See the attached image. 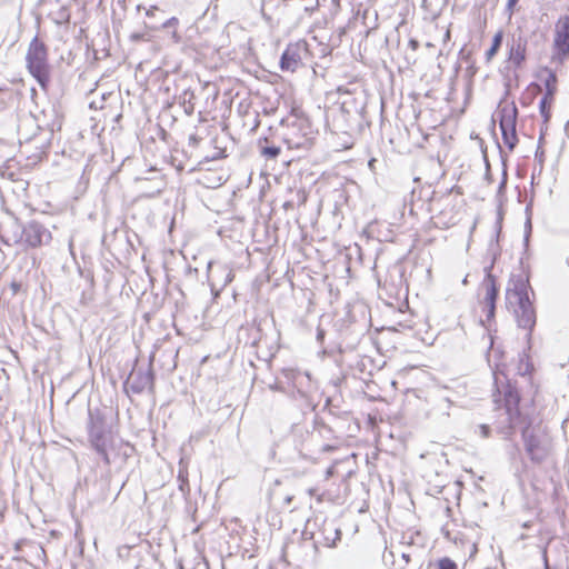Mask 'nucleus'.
Wrapping results in <instances>:
<instances>
[{
	"instance_id": "1",
	"label": "nucleus",
	"mask_w": 569,
	"mask_h": 569,
	"mask_svg": "<svg viewBox=\"0 0 569 569\" xmlns=\"http://www.w3.org/2000/svg\"><path fill=\"white\" fill-rule=\"evenodd\" d=\"M87 431L91 448L108 466L118 458L126 460L133 450L128 442L116 437L104 415L99 409L88 410Z\"/></svg>"
},
{
	"instance_id": "2",
	"label": "nucleus",
	"mask_w": 569,
	"mask_h": 569,
	"mask_svg": "<svg viewBox=\"0 0 569 569\" xmlns=\"http://www.w3.org/2000/svg\"><path fill=\"white\" fill-rule=\"evenodd\" d=\"M529 278L522 274H512L506 288V308L516 318L518 327L529 331L536 325V311L529 298Z\"/></svg>"
},
{
	"instance_id": "3",
	"label": "nucleus",
	"mask_w": 569,
	"mask_h": 569,
	"mask_svg": "<svg viewBox=\"0 0 569 569\" xmlns=\"http://www.w3.org/2000/svg\"><path fill=\"white\" fill-rule=\"evenodd\" d=\"M525 448L535 463L545 462L552 451V440L547 428L541 423H529L522 429Z\"/></svg>"
},
{
	"instance_id": "4",
	"label": "nucleus",
	"mask_w": 569,
	"mask_h": 569,
	"mask_svg": "<svg viewBox=\"0 0 569 569\" xmlns=\"http://www.w3.org/2000/svg\"><path fill=\"white\" fill-rule=\"evenodd\" d=\"M26 62L30 74L37 80L42 89H47L50 82L48 49L38 37H34L29 44Z\"/></svg>"
},
{
	"instance_id": "5",
	"label": "nucleus",
	"mask_w": 569,
	"mask_h": 569,
	"mask_svg": "<svg viewBox=\"0 0 569 569\" xmlns=\"http://www.w3.org/2000/svg\"><path fill=\"white\" fill-rule=\"evenodd\" d=\"M503 399V407H498L499 421L497 429L500 433L508 436L521 422V417L518 411L520 396L518 390L509 382L503 386L502 391H499Z\"/></svg>"
},
{
	"instance_id": "6",
	"label": "nucleus",
	"mask_w": 569,
	"mask_h": 569,
	"mask_svg": "<svg viewBox=\"0 0 569 569\" xmlns=\"http://www.w3.org/2000/svg\"><path fill=\"white\" fill-rule=\"evenodd\" d=\"M315 140V131L310 121L305 117H296L288 122L283 132V141L289 149L307 150Z\"/></svg>"
},
{
	"instance_id": "7",
	"label": "nucleus",
	"mask_w": 569,
	"mask_h": 569,
	"mask_svg": "<svg viewBox=\"0 0 569 569\" xmlns=\"http://www.w3.org/2000/svg\"><path fill=\"white\" fill-rule=\"evenodd\" d=\"M51 240V231L39 221L31 220L22 227L20 236L13 241L26 248H39L49 244Z\"/></svg>"
},
{
	"instance_id": "8",
	"label": "nucleus",
	"mask_w": 569,
	"mask_h": 569,
	"mask_svg": "<svg viewBox=\"0 0 569 569\" xmlns=\"http://www.w3.org/2000/svg\"><path fill=\"white\" fill-rule=\"evenodd\" d=\"M282 375L291 386L290 397L295 400H307L315 389L310 375L292 368H284Z\"/></svg>"
},
{
	"instance_id": "9",
	"label": "nucleus",
	"mask_w": 569,
	"mask_h": 569,
	"mask_svg": "<svg viewBox=\"0 0 569 569\" xmlns=\"http://www.w3.org/2000/svg\"><path fill=\"white\" fill-rule=\"evenodd\" d=\"M517 116L518 110L515 104L505 106L499 111V127L501 130L502 140L510 151H512L518 143L516 130Z\"/></svg>"
},
{
	"instance_id": "10",
	"label": "nucleus",
	"mask_w": 569,
	"mask_h": 569,
	"mask_svg": "<svg viewBox=\"0 0 569 569\" xmlns=\"http://www.w3.org/2000/svg\"><path fill=\"white\" fill-rule=\"evenodd\" d=\"M366 102L362 97H356L347 93L340 102V111L349 128L360 126L365 118Z\"/></svg>"
},
{
	"instance_id": "11",
	"label": "nucleus",
	"mask_w": 569,
	"mask_h": 569,
	"mask_svg": "<svg viewBox=\"0 0 569 569\" xmlns=\"http://www.w3.org/2000/svg\"><path fill=\"white\" fill-rule=\"evenodd\" d=\"M342 327L350 329L352 326L365 330L370 322V310L362 301H355L348 303L345 308V316L340 319Z\"/></svg>"
},
{
	"instance_id": "12",
	"label": "nucleus",
	"mask_w": 569,
	"mask_h": 569,
	"mask_svg": "<svg viewBox=\"0 0 569 569\" xmlns=\"http://www.w3.org/2000/svg\"><path fill=\"white\" fill-rule=\"evenodd\" d=\"M552 59L559 62L569 56V16H560L555 24Z\"/></svg>"
},
{
	"instance_id": "13",
	"label": "nucleus",
	"mask_w": 569,
	"mask_h": 569,
	"mask_svg": "<svg viewBox=\"0 0 569 569\" xmlns=\"http://www.w3.org/2000/svg\"><path fill=\"white\" fill-rule=\"evenodd\" d=\"M153 371L151 368V361L149 362L147 368L142 367H136L132 369L131 373L129 375L126 386L130 388V390L133 393H141L144 390L153 389Z\"/></svg>"
},
{
	"instance_id": "14",
	"label": "nucleus",
	"mask_w": 569,
	"mask_h": 569,
	"mask_svg": "<svg viewBox=\"0 0 569 569\" xmlns=\"http://www.w3.org/2000/svg\"><path fill=\"white\" fill-rule=\"evenodd\" d=\"M507 47L508 61L515 69L521 68L527 58V39L521 36L512 38L511 41L507 42Z\"/></svg>"
},
{
	"instance_id": "15",
	"label": "nucleus",
	"mask_w": 569,
	"mask_h": 569,
	"mask_svg": "<svg viewBox=\"0 0 569 569\" xmlns=\"http://www.w3.org/2000/svg\"><path fill=\"white\" fill-rule=\"evenodd\" d=\"M482 286L486 289L483 303L487 308V318L491 319L495 316L496 301L498 298L499 288L497 286L495 276L490 271L487 272Z\"/></svg>"
},
{
	"instance_id": "16",
	"label": "nucleus",
	"mask_w": 569,
	"mask_h": 569,
	"mask_svg": "<svg viewBox=\"0 0 569 569\" xmlns=\"http://www.w3.org/2000/svg\"><path fill=\"white\" fill-rule=\"evenodd\" d=\"M208 270H209V279H210L212 289L216 288L217 286H219L220 289H223L234 278L233 271L230 268H228L227 266H221V264L213 266L210 262L208 266Z\"/></svg>"
},
{
	"instance_id": "17",
	"label": "nucleus",
	"mask_w": 569,
	"mask_h": 569,
	"mask_svg": "<svg viewBox=\"0 0 569 569\" xmlns=\"http://www.w3.org/2000/svg\"><path fill=\"white\" fill-rule=\"evenodd\" d=\"M179 26V19L176 17H171L161 21H151L144 22V29L151 31L164 30L170 36L173 43H179L181 41V37L177 31Z\"/></svg>"
},
{
	"instance_id": "18",
	"label": "nucleus",
	"mask_w": 569,
	"mask_h": 569,
	"mask_svg": "<svg viewBox=\"0 0 569 569\" xmlns=\"http://www.w3.org/2000/svg\"><path fill=\"white\" fill-rule=\"evenodd\" d=\"M299 44H289L287 49L283 51L280 58V68L282 71H296L298 67L301 64V54H300Z\"/></svg>"
},
{
	"instance_id": "19",
	"label": "nucleus",
	"mask_w": 569,
	"mask_h": 569,
	"mask_svg": "<svg viewBox=\"0 0 569 569\" xmlns=\"http://www.w3.org/2000/svg\"><path fill=\"white\" fill-rule=\"evenodd\" d=\"M540 79L545 84L546 92L545 96L550 98V101H553V96L557 91V74L553 70L548 67H545L540 71Z\"/></svg>"
},
{
	"instance_id": "20",
	"label": "nucleus",
	"mask_w": 569,
	"mask_h": 569,
	"mask_svg": "<svg viewBox=\"0 0 569 569\" xmlns=\"http://www.w3.org/2000/svg\"><path fill=\"white\" fill-rule=\"evenodd\" d=\"M179 106L182 107L184 113L187 116H192L196 108V94L191 89H184L178 97H177Z\"/></svg>"
},
{
	"instance_id": "21",
	"label": "nucleus",
	"mask_w": 569,
	"mask_h": 569,
	"mask_svg": "<svg viewBox=\"0 0 569 569\" xmlns=\"http://www.w3.org/2000/svg\"><path fill=\"white\" fill-rule=\"evenodd\" d=\"M503 40V31L499 30L492 38V42L490 48L486 51V60L487 62L491 61V59L498 53Z\"/></svg>"
},
{
	"instance_id": "22",
	"label": "nucleus",
	"mask_w": 569,
	"mask_h": 569,
	"mask_svg": "<svg viewBox=\"0 0 569 569\" xmlns=\"http://www.w3.org/2000/svg\"><path fill=\"white\" fill-rule=\"evenodd\" d=\"M178 480H179V489L182 492H189V481H188V470L187 467L183 465V461H180V468L178 473Z\"/></svg>"
},
{
	"instance_id": "23",
	"label": "nucleus",
	"mask_w": 569,
	"mask_h": 569,
	"mask_svg": "<svg viewBox=\"0 0 569 569\" xmlns=\"http://www.w3.org/2000/svg\"><path fill=\"white\" fill-rule=\"evenodd\" d=\"M327 530H328L330 533H333V536H335V537H333V538L325 537V538H323V545H325V546H328V547H332V546H335V545H336V541H337V540H340V530H339V529H337V528H335L333 526H329V528H327V527H325V528H323V533H325Z\"/></svg>"
},
{
	"instance_id": "24",
	"label": "nucleus",
	"mask_w": 569,
	"mask_h": 569,
	"mask_svg": "<svg viewBox=\"0 0 569 569\" xmlns=\"http://www.w3.org/2000/svg\"><path fill=\"white\" fill-rule=\"evenodd\" d=\"M163 13H164V11H162L160 8H158V7H156V6H151V7L146 11V16H147V18L149 19V21H148V22L164 20L166 18L163 17Z\"/></svg>"
},
{
	"instance_id": "25",
	"label": "nucleus",
	"mask_w": 569,
	"mask_h": 569,
	"mask_svg": "<svg viewBox=\"0 0 569 569\" xmlns=\"http://www.w3.org/2000/svg\"><path fill=\"white\" fill-rule=\"evenodd\" d=\"M260 152L267 159H276L280 153V148L277 146H261Z\"/></svg>"
},
{
	"instance_id": "26",
	"label": "nucleus",
	"mask_w": 569,
	"mask_h": 569,
	"mask_svg": "<svg viewBox=\"0 0 569 569\" xmlns=\"http://www.w3.org/2000/svg\"><path fill=\"white\" fill-rule=\"evenodd\" d=\"M552 101H550V98H547V96H543L539 102V109L541 116L545 118V120H548L550 118V104Z\"/></svg>"
},
{
	"instance_id": "27",
	"label": "nucleus",
	"mask_w": 569,
	"mask_h": 569,
	"mask_svg": "<svg viewBox=\"0 0 569 569\" xmlns=\"http://www.w3.org/2000/svg\"><path fill=\"white\" fill-rule=\"evenodd\" d=\"M149 31H150V30H147V29H146V31H143V32H132V33L129 36V39H130L132 42L149 41V40H150Z\"/></svg>"
},
{
	"instance_id": "28",
	"label": "nucleus",
	"mask_w": 569,
	"mask_h": 569,
	"mask_svg": "<svg viewBox=\"0 0 569 569\" xmlns=\"http://www.w3.org/2000/svg\"><path fill=\"white\" fill-rule=\"evenodd\" d=\"M438 569H458L457 563L448 557L438 560Z\"/></svg>"
},
{
	"instance_id": "29",
	"label": "nucleus",
	"mask_w": 569,
	"mask_h": 569,
	"mask_svg": "<svg viewBox=\"0 0 569 569\" xmlns=\"http://www.w3.org/2000/svg\"><path fill=\"white\" fill-rule=\"evenodd\" d=\"M519 0H508L506 6V11L508 12L509 17L513 14L515 7L518 3Z\"/></svg>"
},
{
	"instance_id": "30",
	"label": "nucleus",
	"mask_w": 569,
	"mask_h": 569,
	"mask_svg": "<svg viewBox=\"0 0 569 569\" xmlns=\"http://www.w3.org/2000/svg\"><path fill=\"white\" fill-rule=\"evenodd\" d=\"M269 388L272 391H280V392L288 393L290 396V390L284 389V387L282 385L278 383V382H274V383L270 385Z\"/></svg>"
},
{
	"instance_id": "31",
	"label": "nucleus",
	"mask_w": 569,
	"mask_h": 569,
	"mask_svg": "<svg viewBox=\"0 0 569 569\" xmlns=\"http://www.w3.org/2000/svg\"><path fill=\"white\" fill-rule=\"evenodd\" d=\"M479 432L482 438H487L490 432V427L488 425H480L478 426Z\"/></svg>"
},
{
	"instance_id": "32",
	"label": "nucleus",
	"mask_w": 569,
	"mask_h": 569,
	"mask_svg": "<svg viewBox=\"0 0 569 569\" xmlns=\"http://www.w3.org/2000/svg\"><path fill=\"white\" fill-rule=\"evenodd\" d=\"M271 0H263L261 4V12L263 16H267L268 10L270 9Z\"/></svg>"
},
{
	"instance_id": "33",
	"label": "nucleus",
	"mask_w": 569,
	"mask_h": 569,
	"mask_svg": "<svg viewBox=\"0 0 569 569\" xmlns=\"http://www.w3.org/2000/svg\"><path fill=\"white\" fill-rule=\"evenodd\" d=\"M199 141H200V138H199V137H197L196 134H191V136L189 137V143H190L191 146H197Z\"/></svg>"
},
{
	"instance_id": "34",
	"label": "nucleus",
	"mask_w": 569,
	"mask_h": 569,
	"mask_svg": "<svg viewBox=\"0 0 569 569\" xmlns=\"http://www.w3.org/2000/svg\"><path fill=\"white\" fill-rule=\"evenodd\" d=\"M451 407V402L448 399H443L439 405L440 409H449Z\"/></svg>"
},
{
	"instance_id": "35",
	"label": "nucleus",
	"mask_w": 569,
	"mask_h": 569,
	"mask_svg": "<svg viewBox=\"0 0 569 569\" xmlns=\"http://www.w3.org/2000/svg\"><path fill=\"white\" fill-rule=\"evenodd\" d=\"M323 337H325V331L321 330V329H318V332H317V339L319 341H322L323 340Z\"/></svg>"
},
{
	"instance_id": "36",
	"label": "nucleus",
	"mask_w": 569,
	"mask_h": 569,
	"mask_svg": "<svg viewBox=\"0 0 569 569\" xmlns=\"http://www.w3.org/2000/svg\"><path fill=\"white\" fill-rule=\"evenodd\" d=\"M335 448H336L335 446H331V445H325V446L322 447V449H321V450H322L323 452H326V451H331V450H333Z\"/></svg>"
},
{
	"instance_id": "37",
	"label": "nucleus",
	"mask_w": 569,
	"mask_h": 569,
	"mask_svg": "<svg viewBox=\"0 0 569 569\" xmlns=\"http://www.w3.org/2000/svg\"><path fill=\"white\" fill-rule=\"evenodd\" d=\"M401 558H402L407 563H408V562H409V560H410V556H409L408 553H405V552L401 555Z\"/></svg>"
},
{
	"instance_id": "38",
	"label": "nucleus",
	"mask_w": 569,
	"mask_h": 569,
	"mask_svg": "<svg viewBox=\"0 0 569 569\" xmlns=\"http://www.w3.org/2000/svg\"><path fill=\"white\" fill-rule=\"evenodd\" d=\"M19 287L20 286L18 283H16V282L12 283V289H13L14 292L18 291Z\"/></svg>"
},
{
	"instance_id": "39",
	"label": "nucleus",
	"mask_w": 569,
	"mask_h": 569,
	"mask_svg": "<svg viewBox=\"0 0 569 569\" xmlns=\"http://www.w3.org/2000/svg\"><path fill=\"white\" fill-rule=\"evenodd\" d=\"M332 473H333L332 468H329V469L327 470V478L331 477V476H332Z\"/></svg>"
},
{
	"instance_id": "40",
	"label": "nucleus",
	"mask_w": 569,
	"mask_h": 569,
	"mask_svg": "<svg viewBox=\"0 0 569 569\" xmlns=\"http://www.w3.org/2000/svg\"><path fill=\"white\" fill-rule=\"evenodd\" d=\"M503 177H505V178H507V172H506V170L503 171ZM505 183H506V179H503V181L501 182V187H502V186H505Z\"/></svg>"
},
{
	"instance_id": "41",
	"label": "nucleus",
	"mask_w": 569,
	"mask_h": 569,
	"mask_svg": "<svg viewBox=\"0 0 569 569\" xmlns=\"http://www.w3.org/2000/svg\"><path fill=\"white\" fill-rule=\"evenodd\" d=\"M308 492H309L310 496H313L316 490L313 488H311V489L308 490Z\"/></svg>"
},
{
	"instance_id": "42",
	"label": "nucleus",
	"mask_w": 569,
	"mask_h": 569,
	"mask_svg": "<svg viewBox=\"0 0 569 569\" xmlns=\"http://www.w3.org/2000/svg\"><path fill=\"white\" fill-rule=\"evenodd\" d=\"M373 162H375V160H373V159H372V160H370V161H369V167H373Z\"/></svg>"
}]
</instances>
